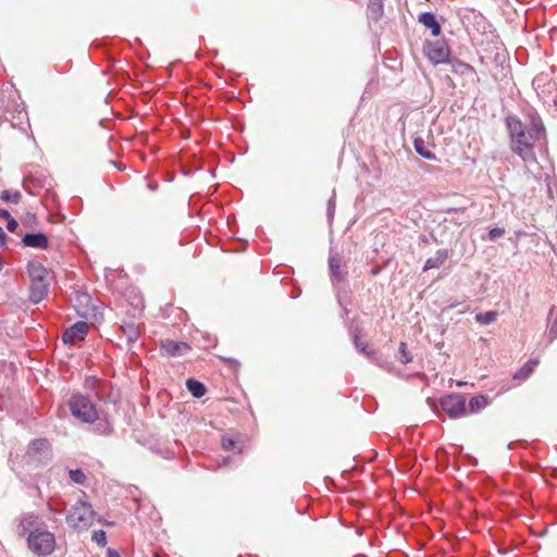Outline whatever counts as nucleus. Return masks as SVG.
Wrapping results in <instances>:
<instances>
[{
  "label": "nucleus",
  "instance_id": "11",
  "mask_svg": "<svg viewBox=\"0 0 557 557\" xmlns=\"http://www.w3.org/2000/svg\"><path fill=\"white\" fill-rule=\"evenodd\" d=\"M22 243L26 247L37 248V249H48L49 248V239L44 233H35V234H26L22 238Z\"/></svg>",
  "mask_w": 557,
  "mask_h": 557
},
{
  "label": "nucleus",
  "instance_id": "8",
  "mask_svg": "<svg viewBox=\"0 0 557 557\" xmlns=\"http://www.w3.org/2000/svg\"><path fill=\"white\" fill-rule=\"evenodd\" d=\"M88 332V324L84 321L76 322L63 333V342L65 344H75L84 341Z\"/></svg>",
  "mask_w": 557,
  "mask_h": 557
},
{
  "label": "nucleus",
  "instance_id": "20",
  "mask_svg": "<svg viewBox=\"0 0 557 557\" xmlns=\"http://www.w3.org/2000/svg\"><path fill=\"white\" fill-rule=\"evenodd\" d=\"M1 199L3 201L17 203L21 200V193L17 190L11 191V190H3L1 193Z\"/></svg>",
  "mask_w": 557,
  "mask_h": 557
},
{
  "label": "nucleus",
  "instance_id": "16",
  "mask_svg": "<svg viewBox=\"0 0 557 557\" xmlns=\"http://www.w3.org/2000/svg\"><path fill=\"white\" fill-rule=\"evenodd\" d=\"M447 258L448 252L446 250L437 251L434 257H431L425 261L423 271L440 268L446 261Z\"/></svg>",
  "mask_w": 557,
  "mask_h": 557
},
{
  "label": "nucleus",
  "instance_id": "32",
  "mask_svg": "<svg viewBox=\"0 0 557 557\" xmlns=\"http://www.w3.org/2000/svg\"><path fill=\"white\" fill-rule=\"evenodd\" d=\"M463 385H466V383H465V382H460V381H459V382H457V386H459V387H460V386H463Z\"/></svg>",
  "mask_w": 557,
  "mask_h": 557
},
{
  "label": "nucleus",
  "instance_id": "29",
  "mask_svg": "<svg viewBox=\"0 0 557 557\" xmlns=\"http://www.w3.org/2000/svg\"><path fill=\"white\" fill-rule=\"evenodd\" d=\"M0 216L4 220H8L11 218V214L9 213L8 210H4V209H0Z\"/></svg>",
  "mask_w": 557,
  "mask_h": 557
},
{
  "label": "nucleus",
  "instance_id": "21",
  "mask_svg": "<svg viewBox=\"0 0 557 557\" xmlns=\"http://www.w3.org/2000/svg\"><path fill=\"white\" fill-rule=\"evenodd\" d=\"M398 354L399 361L404 364H407L412 360L410 352L408 351L407 344L404 342L399 344Z\"/></svg>",
  "mask_w": 557,
  "mask_h": 557
},
{
  "label": "nucleus",
  "instance_id": "31",
  "mask_svg": "<svg viewBox=\"0 0 557 557\" xmlns=\"http://www.w3.org/2000/svg\"><path fill=\"white\" fill-rule=\"evenodd\" d=\"M371 2H372L373 4H377L381 9H382V7H383V4H382V0H371Z\"/></svg>",
  "mask_w": 557,
  "mask_h": 557
},
{
  "label": "nucleus",
  "instance_id": "22",
  "mask_svg": "<svg viewBox=\"0 0 557 557\" xmlns=\"http://www.w3.org/2000/svg\"><path fill=\"white\" fill-rule=\"evenodd\" d=\"M70 478H71V480L73 482H75L77 484H83L85 482V480H86V475L79 469L71 470L70 471Z\"/></svg>",
  "mask_w": 557,
  "mask_h": 557
},
{
  "label": "nucleus",
  "instance_id": "30",
  "mask_svg": "<svg viewBox=\"0 0 557 557\" xmlns=\"http://www.w3.org/2000/svg\"><path fill=\"white\" fill-rule=\"evenodd\" d=\"M108 557H121V556L116 550L108 549Z\"/></svg>",
  "mask_w": 557,
  "mask_h": 557
},
{
  "label": "nucleus",
  "instance_id": "12",
  "mask_svg": "<svg viewBox=\"0 0 557 557\" xmlns=\"http://www.w3.org/2000/svg\"><path fill=\"white\" fill-rule=\"evenodd\" d=\"M123 335L126 337L127 343H135L141 333L140 325L134 320L123 321L120 326Z\"/></svg>",
  "mask_w": 557,
  "mask_h": 557
},
{
  "label": "nucleus",
  "instance_id": "7",
  "mask_svg": "<svg viewBox=\"0 0 557 557\" xmlns=\"http://www.w3.org/2000/svg\"><path fill=\"white\" fill-rule=\"evenodd\" d=\"M424 53L433 64L445 63L449 59L450 50L445 42H426Z\"/></svg>",
  "mask_w": 557,
  "mask_h": 557
},
{
  "label": "nucleus",
  "instance_id": "10",
  "mask_svg": "<svg viewBox=\"0 0 557 557\" xmlns=\"http://www.w3.org/2000/svg\"><path fill=\"white\" fill-rule=\"evenodd\" d=\"M190 347L184 342H175L172 339L162 341L160 350L163 356L175 357L187 352Z\"/></svg>",
  "mask_w": 557,
  "mask_h": 557
},
{
  "label": "nucleus",
  "instance_id": "33",
  "mask_svg": "<svg viewBox=\"0 0 557 557\" xmlns=\"http://www.w3.org/2000/svg\"><path fill=\"white\" fill-rule=\"evenodd\" d=\"M3 235H4V234H3V231H2V228L0 227V236H3Z\"/></svg>",
  "mask_w": 557,
  "mask_h": 557
},
{
  "label": "nucleus",
  "instance_id": "13",
  "mask_svg": "<svg viewBox=\"0 0 557 557\" xmlns=\"http://www.w3.org/2000/svg\"><path fill=\"white\" fill-rule=\"evenodd\" d=\"M419 22L426 28H430L431 33L434 37L440 36L442 28L433 13H430V12L422 13L419 16Z\"/></svg>",
  "mask_w": 557,
  "mask_h": 557
},
{
  "label": "nucleus",
  "instance_id": "18",
  "mask_svg": "<svg viewBox=\"0 0 557 557\" xmlns=\"http://www.w3.org/2000/svg\"><path fill=\"white\" fill-rule=\"evenodd\" d=\"M497 315L496 311L480 312L475 315V321L482 325H488L496 321Z\"/></svg>",
  "mask_w": 557,
  "mask_h": 557
},
{
  "label": "nucleus",
  "instance_id": "14",
  "mask_svg": "<svg viewBox=\"0 0 557 557\" xmlns=\"http://www.w3.org/2000/svg\"><path fill=\"white\" fill-rule=\"evenodd\" d=\"M539 363V359H530L513 374L512 379L515 381L527 380L534 372Z\"/></svg>",
  "mask_w": 557,
  "mask_h": 557
},
{
  "label": "nucleus",
  "instance_id": "4",
  "mask_svg": "<svg viewBox=\"0 0 557 557\" xmlns=\"http://www.w3.org/2000/svg\"><path fill=\"white\" fill-rule=\"evenodd\" d=\"M95 519V511L90 504L77 502L69 511L66 522L76 530H87Z\"/></svg>",
  "mask_w": 557,
  "mask_h": 557
},
{
  "label": "nucleus",
  "instance_id": "28",
  "mask_svg": "<svg viewBox=\"0 0 557 557\" xmlns=\"http://www.w3.org/2000/svg\"><path fill=\"white\" fill-rule=\"evenodd\" d=\"M8 223H7V228L9 232H14L17 226H18V223L15 219H13L12 216L10 219L7 220Z\"/></svg>",
  "mask_w": 557,
  "mask_h": 557
},
{
  "label": "nucleus",
  "instance_id": "34",
  "mask_svg": "<svg viewBox=\"0 0 557 557\" xmlns=\"http://www.w3.org/2000/svg\"><path fill=\"white\" fill-rule=\"evenodd\" d=\"M156 557H159V555L156 554Z\"/></svg>",
  "mask_w": 557,
  "mask_h": 557
},
{
  "label": "nucleus",
  "instance_id": "25",
  "mask_svg": "<svg viewBox=\"0 0 557 557\" xmlns=\"http://www.w3.org/2000/svg\"><path fill=\"white\" fill-rule=\"evenodd\" d=\"M355 344H356L357 348H359L367 356L372 355V351L368 350V344L361 342V339H360V337L358 335L355 336Z\"/></svg>",
  "mask_w": 557,
  "mask_h": 557
},
{
  "label": "nucleus",
  "instance_id": "9",
  "mask_svg": "<svg viewBox=\"0 0 557 557\" xmlns=\"http://www.w3.org/2000/svg\"><path fill=\"white\" fill-rule=\"evenodd\" d=\"M51 453V445L47 440H36L30 443L27 448L26 455L40 461L42 458H47Z\"/></svg>",
  "mask_w": 557,
  "mask_h": 557
},
{
  "label": "nucleus",
  "instance_id": "24",
  "mask_svg": "<svg viewBox=\"0 0 557 557\" xmlns=\"http://www.w3.org/2000/svg\"><path fill=\"white\" fill-rule=\"evenodd\" d=\"M505 234V230L504 228H500V227H494L488 233V238L491 240H496L498 239L499 237L504 236Z\"/></svg>",
  "mask_w": 557,
  "mask_h": 557
},
{
  "label": "nucleus",
  "instance_id": "17",
  "mask_svg": "<svg viewBox=\"0 0 557 557\" xmlns=\"http://www.w3.org/2000/svg\"><path fill=\"white\" fill-rule=\"evenodd\" d=\"M186 387L195 398H200L207 393L205 384L195 379H188Z\"/></svg>",
  "mask_w": 557,
  "mask_h": 557
},
{
  "label": "nucleus",
  "instance_id": "15",
  "mask_svg": "<svg viewBox=\"0 0 557 557\" xmlns=\"http://www.w3.org/2000/svg\"><path fill=\"white\" fill-rule=\"evenodd\" d=\"M413 147L418 154L426 160H435L436 156L428 148L426 143L422 137H414Z\"/></svg>",
  "mask_w": 557,
  "mask_h": 557
},
{
  "label": "nucleus",
  "instance_id": "3",
  "mask_svg": "<svg viewBox=\"0 0 557 557\" xmlns=\"http://www.w3.org/2000/svg\"><path fill=\"white\" fill-rule=\"evenodd\" d=\"M27 272L30 281L29 298L34 304H38L49 290L48 271L39 261L33 260L27 264Z\"/></svg>",
  "mask_w": 557,
  "mask_h": 557
},
{
  "label": "nucleus",
  "instance_id": "23",
  "mask_svg": "<svg viewBox=\"0 0 557 557\" xmlns=\"http://www.w3.org/2000/svg\"><path fill=\"white\" fill-rule=\"evenodd\" d=\"M92 540L99 545V546H104L106 543H107V537H106V532L100 530V531H96L94 532L92 534Z\"/></svg>",
  "mask_w": 557,
  "mask_h": 557
},
{
  "label": "nucleus",
  "instance_id": "27",
  "mask_svg": "<svg viewBox=\"0 0 557 557\" xmlns=\"http://www.w3.org/2000/svg\"><path fill=\"white\" fill-rule=\"evenodd\" d=\"M330 267L332 274L336 277H339L341 271H339V264L335 261V259H332L330 261Z\"/></svg>",
  "mask_w": 557,
  "mask_h": 557
},
{
  "label": "nucleus",
  "instance_id": "5",
  "mask_svg": "<svg viewBox=\"0 0 557 557\" xmlns=\"http://www.w3.org/2000/svg\"><path fill=\"white\" fill-rule=\"evenodd\" d=\"M72 414L84 423H92L98 419L95 405L83 395H74L70 400Z\"/></svg>",
  "mask_w": 557,
  "mask_h": 557
},
{
  "label": "nucleus",
  "instance_id": "2",
  "mask_svg": "<svg viewBox=\"0 0 557 557\" xmlns=\"http://www.w3.org/2000/svg\"><path fill=\"white\" fill-rule=\"evenodd\" d=\"M23 532H28L27 545L37 556H48L55 548L54 534L48 531L35 515H25L20 521Z\"/></svg>",
  "mask_w": 557,
  "mask_h": 557
},
{
  "label": "nucleus",
  "instance_id": "19",
  "mask_svg": "<svg viewBox=\"0 0 557 557\" xmlns=\"http://www.w3.org/2000/svg\"><path fill=\"white\" fill-rule=\"evenodd\" d=\"M487 405V399L484 396L472 397L469 401L470 412H476Z\"/></svg>",
  "mask_w": 557,
  "mask_h": 557
},
{
  "label": "nucleus",
  "instance_id": "6",
  "mask_svg": "<svg viewBox=\"0 0 557 557\" xmlns=\"http://www.w3.org/2000/svg\"><path fill=\"white\" fill-rule=\"evenodd\" d=\"M441 407L451 419H457L467 413L466 399L462 395L453 394L441 399Z\"/></svg>",
  "mask_w": 557,
  "mask_h": 557
},
{
  "label": "nucleus",
  "instance_id": "26",
  "mask_svg": "<svg viewBox=\"0 0 557 557\" xmlns=\"http://www.w3.org/2000/svg\"><path fill=\"white\" fill-rule=\"evenodd\" d=\"M222 447L225 450H233V449L237 448V444L234 440L224 437V438H222Z\"/></svg>",
  "mask_w": 557,
  "mask_h": 557
},
{
  "label": "nucleus",
  "instance_id": "1",
  "mask_svg": "<svg viewBox=\"0 0 557 557\" xmlns=\"http://www.w3.org/2000/svg\"><path fill=\"white\" fill-rule=\"evenodd\" d=\"M506 125L511 138V149L524 161L534 159V145L540 134L544 132L543 125L533 122L532 128L527 131L522 122L516 116H508Z\"/></svg>",
  "mask_w": 557,
  "mask_h": 557
}]
</instances>
